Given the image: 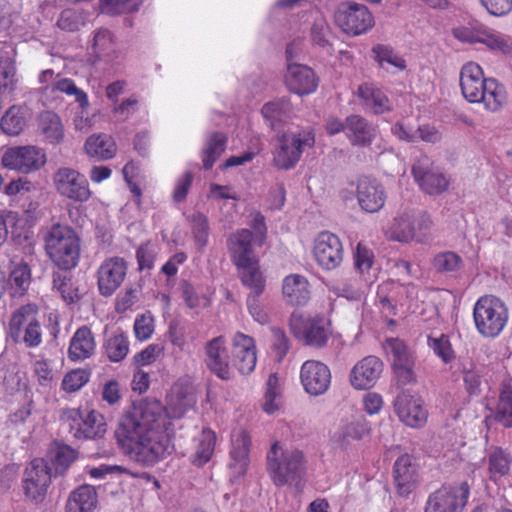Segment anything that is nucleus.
Masks as SVG:
<instances>
[{
	"label": "nucleus",
	"mask_w": 512,
	"mask_h": 512,
	"mask_svg": "<svg viewBox=\"0 0 512 512\" xmlns=\"http://www.w3.org/2000/svg\"><path fill=\"white\" fill-rule=\"evenodd\" d=\"M53 288L56 289L62 299L68 303H75L80 299L78 287L74 284L72 277L56 273L53 275Z\"/></svg>",
	"instance_id": "49"
},
{
	"label": "nucleus",
	"mask_w": 512,
	"mask_h": 512,
	"mask_svg": "<svg viewBox=\"0 0 512 512\" xmlns=\"http://www.w3.org/2000/svg\"><path fill=\"white\" fill-rule=\"evenodd\" d=\"M393 406L400 422L405 426L421 429L427 424L429 411L422 397L402 392L395 398Z\"/></svg>",
	"instance_id": "19"
},
{
	"label": "nucleus",
	"mask_w": 512,
	"mask_h": 512,
	"mask_svg": "<svg viewBox=\"0 0 512 512\" xmlns=\"http://www.w3.org/2000/svg\"><path fill=\"white\" fill-rule=\"evenodd\" d=\"M433 225L431 216L426 212H405L394 218L390 228L391 238L403 243H425L431 236Z\"/></svg>",
	"instance_id": "9"
},
{
	"label": "nucleus",
	"mask_w": 512,
	"mask_h": 512,
	"mask_svg": "<svg viewBox=\"0 0 512 512\" xmlns=\"http://www.w3.org/2000/svg\"><path fill=\"white\" fill-rule=\"evenodd\" d=\"M509 318L505 303L494 295H483L473 307V320L477 332L485 338H496L507 325Z\"/></svg>",
	"instance_id": "6"
},
{
	"label": "nucleus",
	"mask_w": 512,
	"mask_h": 512,
	"mask_svg": "<svg viewBox=\"0 0 512 512\" xmlns=\"http://www.w3.org/2000/svg\"><path fill=\"white\" fill-rule=\"evenodd\" d=\"M460 88L463 97L472 104L482 103L485 110L499 112L507 103V92L495 78H485L476 62L465 63L460 70Z\"/></svg>",
	"instance_id": "2"
},
{
	"label": "nucleus",
	"mask_w": 512,
	"mask_h": 512,
	"mask_svg": "<svg viewBox=\"0 0 512 512\" xmlns=\"http://www.w3.org/2000/svg\"><path fill=\"white\" fill-rule=\"evenodd\" d=\"M204 363L208 370L221 380L228 381L234 377L227 340L224 336L214 337L205 343Z\"/></svg>",
	"instance_id": "18"
},
{
	"label": "nucleus",
	"mask_w": 512,
	"mask_h": 512,
	"mask_svg": "<svg viewBox=\"0 0 512 512\" xmlns=\"http://www.w3.org/2000/svg\"><path fill=\"white\" fill-rule=\"evenodd\" d=\"M37 130L43 136L45 142L57 145L65 137V129L61 117L54 111L45 110L38 114Z\"/></svg>",
	"instance_id": "33"
},
{
	"label": "nucleus",
	"mask_w": 512,
	"mask_h": 512,
	"mask_svg": "<svg viewBox=\"0 0 512 512\" xmlns=\"http://www.w3.org/2000/svg\"><path fill=\"white\" fill-rule=\"evenodd\" d=\"M282 293L286 302L292 306H304L310 300V284L300 274H290L283 279Z\"/></svg>",
	"instance_id": "32"
},
{
	"label": "nucleus",
	"mask_w": 512,
	"mask_h": 512,
	"mask_svg": "<svg viewBox=\"0 0 512 512\" xmlns=\"http://www.w3.org/2000/svg\"><path fill=\"white\" fill-rule=\"evenodd\" d=\"M387 348L392 357V367L398 382L402 385L415 382V356L406 344L398 338H391L387 340Z\"/></svg>",
	"instance_id": "21"
},
{
	"label": "nucleus",
	"mask_w": 512,
	"mask_h": 512,
	"mask_svg": "<svg viewBox=\"0 0 512 512\" xmlns=\"http://www.w3.org/2000/svg\"><path fill=\"white\" fill-rule=\"evenodd\" d=\"M488 14L503 17L512 11V0H479Z\"/></svg>",
	"instance_id": "64"
},
{
	"label": "nucleus",
	"mask_w": 512,
	"mask_h": 512,
	"mask_svg": "<svg viewBox=\"0 0 512 512\" xmlns=\"http://www.w3.org/2000/svg\"><path fill=\"white\" fill-rule=\"evenodd\" d=\"M105 353L111 362L122 361L129 352L128 337L123 333L110 336L104 345Z\"/></svg>",
	"instance_id": "47"
},
{
	"label": "nucleus",
	"mask_w": 512,
	"mask_h": 512,
	"mask_svg": "<svg viewBox=\"0 0 512 512\" xmlns=\"http://www.w3.org/2000/svg\"><path fill=\"white\" fill-rule=\"evenodd\" d=\"M56 25L63 31L75 32L85 25V16L80 10L65 9L61 12Z\"/></svg>",
	"instance_id": "55"
},
{
	"label": "nucleus",
	"mask_w": 512,
	"mask_h": 512,
	"mask_svg": "<svg viewBox=\"0 0 512 512\" xmlns=\"http://www.w3.org/2000/svg\"><path fill=\"white\" fill-rule=\"evenodd\" d=\"M267 472L276 486L299 480L306 468L303 452L296 448H283L275 441L266 456Z\"/></svg>",
	"instance_id": "4"
},
{
	"label": "nucleus",
	"mask_w": 512,
	"mask_h": 512,
	"mask_svg": "<svg viewBox=\"0 0 512 512\" xmlns=\"http://www.w3.org/2000/svg\"><path fill=\"white\" fill-rule=\"evenodd\" d=\"M486 460L488 477L492 482L497 483L503 477L509 475L512 455L507 449L491 447Z\"/></svg>",
	"instance_id": "35"
},
{
	"label": "nucleus",
	"mask_w": 512,
	"mask_h": 512,
	"mask_svg": "<svg viewBox=\"0 0 512 512\" xmlns=\"http://www.w3.org/2000/svg\"><path fill=\"white\" fill-rule=\"evenodd\" d=\"M226 143L227 137L221 132H215L209 137L201 155L205 170H210L213 167L216 160L225 151Z\"/></svg>",
	"instance_id": "42"
},
{
	"label": "nucleus",
	"mask_w": 512,
	"mask_h": 512,
	"mask_svg": "<svg viewBox=\"0 0 512 512\" xmlns=\"http://www.w3.org/2000/svg\"><path fill=\"white\" fill-rule=\"evenodd\" d=\"M16 68L11 61H0V96L10 95L16 86Z\"/></svg>",
	"instance_id": "59"
},
{
	"label": "nucleus",
	"mask_w": 512,
	"mask_h": 512,
	"mask_svg": "<svg viewBox=\"0 0 512 512\" xmlns=\"http://www.w3.org/2000/svg\"><path fill=\"white\" fill-rule=\"evenodd\" d=\"M494 419L505 428L512 427V379L501 383Z\"/></svg>",
	"instance_id": "39"
},
{
	"label": "nucleus",
	"mask_w": 512,
	"mask_h": 512,
	"mask_svg": "<svg viewBox=\"0 0 512 512\" xmlns=\"http://www.w3.org/2000/svg\"><path fill=\"white\" fill-rule=\"evenodd\" d=\"M26 126V119L24 117L21 107L12 106L2 116L0 121L1 130L10 136L19 135Z\"/></svg>",
	"instance_id": "45"
},
{
	"label": "nucleus",
	"mask_w": 512,
	"mask_h": 512,
	"mask_svg": "<svg viewBox=\"0 0 512 512\" xmlns=\"http://www.w3.org/2000/svg\"><path fill=\"white\" fill-rule=\"evenodd\" d=\"M191 230L198 250L202 251L208 244L209 222L203 213H195L191 217Z\"/></svg>",
	"instance_id": "52"
},
{
	"label": "nucleus",
	"mask_w": 512,
	"mask_h": 512,
	"mask_svg": "<svg viewBox=\"0 0 512 512\" xmlns=\"http://www.w3.org/2000/svg\"><path fill=\"white\" fill-rule=\"evenodd\" d=\"M231 443L230 457L232 462L230 467L234 469L235 474L244 475L249 465L250 435L244 429H235L231 434Z\"/></svg>",
	"instance_id": "30"
},
{
	"label": "nucleus",
	"mask_w": 512,
	"mask_h": 512,
	"mask_svg": "<svg viewBox=\"0 0 512 512\" xmlns=\"http://www.w3.org/2000/svg\"><path fill=\"white\" fill-rule=\"evenodd\" d=\"M235 366L241 374L251 373L257 363L255 340L249 335L237 332L232 340Z\"/></svg>",
	"instance_id": "27"
},
{
	"label": "nucleus",
	"mask_w": 512,
	"mask_h": 512,
	"mask_svg": "<svg viewBox=\"0 0 512 512\" xmlns=\"http://www.w3.org/2000/svg\"><path fill=\"white\" fill-rule=\"evenodd\" d=\"M270 334V348L276 359L281 361L290 350V340L285 331L278 327H271Z\"/></svg>",
	"instance_id": "57"
},
{
	"label": "nucleus",
	"mask_w": 512,
	"mask_h": 512,
	"mask_svg": "<svg viewBox=\"0 0 512 512\" xmlns=\"http://www.w3.org/2000/svg\"><path fill=\"white\" fill-rule=\"evenodd\" d=\"M157 257L154 246L150 242L141 244L136 250L139 271H151Z\"/></svg>",
	"instance_id": "62"
},
{
	"label": "nucleus",
	"mask_w": 512,
	"mask_h": 512,
	"mask_svg": "<svg viewBox=\"0 0 512 512\" xmlns=\"http://www.w3.org/2000/svg\"><path fill=\"white\" fill-rule=\"evenodd\" d=\"M243 286L251 290L249 295L260 296L266 287V279L260 270L259 260L246 266L236 267Z\"/></svg>",
	"instance_id": "41"
},
{
	"label": "nucleus",
	"mask_w": 512,
	"mask_h": 512,
	"mask_svg": "<svg viewBox=\"0 0 512 512\" xmlns=\"http://www.w3.org/2000/svg\"><path fill=\"white\" fill-rule=\"evenodd\" d=\"M166 402V406L159 401L134 405L120 420L115 432L117 442L138 463L151 466L171 453L172 419L183 417L191 404L178 384L172 386Z\"/></svg>",
	"instance_id": "1"
},
{
	"label": "nucleus",
	"mask_w": 512,
	"mask_h": 512,
	"mask_svg": "<svg viewBox=\"0 0 512 512\" xmlns=\"http://www.w3.org/2000/svg\"><path fill=\"white\" fill-rule=\"evenodd\" d=\"M49 259L61 270L75 268L81 255V239L70 226L54 224L44 237Z\"/></svg>",
	"instance_id": "3"
},
{
	"label": "nucleus",
	"mask_w": 512,
	"mask_h": 512,
	"mask_svg": "<svg viewBox=\"0 0 512 512\" xmlns=\"http://www.w3.org/2000/svg\"><path fill=\"white\" fill-rule=\"evenodd\" d=\"M372 53L374 54L375 61L381 66L391 65L399 70L406 68L405 60L394 52V50L384 44H377L373 46Z\"/></svg>",
	"instance_id": "51"
},
{
	"label": "nucleus",
	"mask_w": 512,
	"mask_h": 512,
	"mask_svg": "<svg viewBox=\"0 0 512 512\" xmlns=\"http://www.w3.org/2000/svg\"><path fill=\"white\" fill-rule=\"evenodd\" d=\"M254 233L249 229H238L229 235L227 249L235 267L246 266L259 260L254 252Z\"/></svg>",
	"instance_id": "23"
},
{
	"label": "nucleus",
	"mask_w": 512,
	"mask_h": 512,
	"mask_svg": "<svg viewBox=\"0 0 512 512\" xmlns=\"http://www.w3.org/2000/svg\"><path fill=\"white\" fill-rule=\"evenodd\" d=\"M76 459L77 451L75 449L68 445L59 446L53 459L56 472L63 474Z\"/></svg>",
	"instance_id": "60"
},
{
	"label": "nucleus",
	"mask_w": 512,
	"mask_h": 512,
	"mask_svg": "<svg viewBox=\"0 0 512 512\" xmlns=\"http://www.w3.org/2000/svg\"><path fill=\"white\" fill-rule=\"evenodd\" d=\"M52 483L51 468L42 458H35L26 466L22 477L25 499L35 505L42 504Z\"/></svg>",
	"instance_id": "10"
},
{
	"label": "nucleus",
	"mask_w": 512,
	"mask_h": 512,
	"mask_svg": "<svg viewBox=\"0 0 512 512\" xmlns=\"http://www.w3.org/2000/svg\"><path fill=\"white\" fill-rule=\"evenodd\" d=\"M285 84L291 93L305 96L317 90L319 79L310 67L289 63L285 74Z\"/></svg>",
	"instance_id": "24"
},
{
	"label": "nucleus",
	"mask_w": 512,
	"mask_h": 512,
	"mask_svg": "<svg viewBox=\"0 0 512 512\" xmlns=\"http://www.w3.org/2000/svg\"><path fill=\"white\" fill-rule=\"evenodd\" d=\"M266 385L263 410L268 414H273L279 409L280 385L277 374H270Z\"/></svg>",
	"instance_id": "56"
},
{
	"label": "nucleus",
	"mask_w": 512,
	"mask_h": 512,
	"mask_svg": "<svg viewBox=\"0 0 512 512\" xmlns=\"http://www.w3.org/2000/svg\"><path fill=\"white\" fill-rule=\"evenodd\" d=\"M417 469L412 462V456L405 453L399 456L393 465V479L397 493L407 497L416 487Z\"/></svg>",
	"instance_id": "28"
},
{
	"label": "nucleus",
	"mask_w": 512,
	"mask_h": 512,
	"mask_svg": "<svg viewBox=\"0 0 512 512\" xmlns=\"http://www.w3.org/2000/svg\"><path fill=\"white\" fill-rule=\"evenodd\" d=\"M493 31V28L484 24H476L471 27H462L454 30V36L462 42L470 44L481 43L488 47Z\"/></svg>",
	"instance_id": "43"
},
{
	"label": "nucleus",
	"mask_w": 512,
	"mask_h": 512,
	"mask_svg": "<svg viewBox=\"0 0 512 512\" xmlns=\"http://www.w3.org/2000/svg\"><path fill=\"white\" fill-rule=\"evenodd\" d=\"M52 92L64 93L68 96H74L75 101L79 104L82 110H85L89 106V100L86 92L78 88L74 80L70 78H60L56 80L52 88Z\"/></svg>",
	"instance_id": "50"
},
{
	"label": "nucleus",
	"mask_w": 512,
	"mask_h": 512,
	"mask_svg": "<svg viewBox=\"0 0 512 512\" xmlns=\"http://www.w3.org/2000/svg\"><path fill=\"white\" fill-rule=\"evenodd\" d=\"M92 51L97 59L110 57L115 51L113 34L108 29H99L95 32Z\"/></svg>",
	"instance_id": "48"
},
{
	"label": "nucleus",
	"mask_w": 512,
	"mask_h": 512,
	"mask_svg": "<svg viewBox=\"0 0 512 512\" xmlns=\"http://www.w3.org/2000/svg\"><path fill=\"white\" fill-rule=\"evenodd\" d=\"M90 377L91 372L89 369H73L64 375L61 388L67 393L76 392L89 382Z\"/></svg>",
	"instance_id": "54"
},
{
	"label": "nucleus",
	"mask_w": 512,
	"mask_h": 512,
	"mask_svg": "<svg viewBox=\"0 0 512 512\" xmlns=\"http://www.w3.org/2000/svg\"><path fill=\"white\" fill-rule=\"evenodd\" d=\"M61 420L77 440L99 439L107 432L104 416L95 410L84 413L79 408H66L62 410Z\"/></svg>",
	"instance_id": "8"
},
{
	"label": "nucleus",
	"mask_w": 512,
	"mask_h": 512,
	"mask_svg": "<svg viewBox=\"0 0 512 512\" xmlns=\"http://www.w3.org/2000/svg\"><path fill=\"white\" fill-rule=\"evenodd\" d=\"M142 0H100L102 13L108 15H121L135 12L139 9Z\"/></svg>",
	"instance_id": "53"
},
{
	"label": "nucleus",
	"mask_w": 512,
	"mask_h": 512,
	"mask_svg": "<svg viewBox=\"0 0 512 512\" xmlns=\"http://www.w3.org/2000/svg\"><path fill=\"white\" fill-rule=\"evenodd\" d=\"M97 506V492L90 485H82L71 492L66 512H93Z\"/></svg>",
	"instance_id": "37"
},
{
	"label": "nucleus",
	"mask_w": 512,
	"mask_h": 512,
	"mask_svg": "<svg viewBox=\"0 0 512 512\" xmlns=\"http://www.w3.org/2000/svg\"><path fill=\"white\" fill-rule=\"evenodd\" d=\"M216 440L217 437L214 431L203 429L192 460L195 466L202 467L210 461L214 453Z\"/></svg>",
	"instance_id": "44"
},
{
	"label": "nucleus",
	"mask_w": 512,
	"mask_h": 512,
	"mask_svg": "<svg viewBox=\"0 0 512 512\" xmlns=\"http://www.w3.org/2000/svg\"><path fill=\"white\" fill-rule=\"evenodd\" d=\"M345 134L353 146L368 147L378 134L377 126L360 115H350L345 119Z\"/></svg>",
	"instance_id": "29"
},
{
	"label": "nucleus",
	"mask_w": 512,
	"mask_h": 512,
	"mask_svg": "<svg viewBox=\"0 0 512 512\" xmlns=\"http://www.w3.org/2000/svg\"><path fill=\"white\" fill-rule=\"evenodd\" d=\"M128 273V262L121 256L105 258L98 266L95 277L98 292L103 297L112 296L123 284Z\"/></svg>",
	"instance_id": "15"
},
{
	"label": "nucleus",
	"mask_w": 512,
	"mask_h": 512,
	"mask_svg": "<svg viewBox=\"0 0 512 512\" xmlns=\"http://www.w3.org/2000/svg\"><path fill=\"white\" fill-rule=\"evenodd\" d=\"M464 388L470 396L480 395L482 389V369L475 363L464 364L461 368Z\"/></svg>",
	"instance_id": "46"
},
{
	"label": "nucleus",
	"mask_w": 512,
	"mask_h": 512,
	"mask_svg": "<svg viewBox=\"0 0 512 512\" xmlns=\"http://www.w3.org/2000/svg\"><path fill=\"white\" fill-rule=\"evenodd\" d=\"M96 349V341L92 330L83 325L79 327L70 339L68 358L72 362L84 361L90 358Z\"/></svg>",
	"instance_id": "31"
},
{
	"label": "nucleus",
	"mask_w": 512,
	"mask_h": 512,
	"mask_svg": "<svg viewBox=\"0 0 512 512\" xmlns=\"http://www.w3.org/2000/svg\"><path fill=\"white\" fill-rule=\"evenodd\" d=\"M412 175L420 189L428 195H439L448 190L449 180L427 157L413 164Z\"/></svg>",
	"instance_id": "20"
},
{
	"label": "nucleus",
	"mask_w": 512,
	"mask_h": 512,
	"mask_svg": "<svg viewBox=\"0 0 512 512\" xmlns=\"http://www.w3.org/2000/svg\"><path fill=\"white\" fill-rule=\"evenodd\" d=\"M355 267L360 273L368 272L374 262V253L363 243L359 242L354 254Z\"/></svg>",
	"instance_id": "63"
},
{
	"label": "nucleus",
	"mask_w": 512,
	"mask_h": 512,
	"mask_svg": "<svg viewBox=\"0 0 512 512\" xmlns=\"http://www.w3.org/2000/svg\"><path fill=\"white\" fill-rule=\"evenodd\" d=\"M56 191L64 198L83 203L90 199L92 192L88 180L79 171L61 167L53 175Z\"/></svg>",
	"instance_id": "16"
},
{
	"label": "nucleus",
	"mask_w": 512,
	"mask_h": 512,
	"mask_svg": "<svg viewBox=\"0 0 512 512\" xmlns=\"http://www.w3.org/2000/svg\"><path fill=\"white\" fill-rule=\"evenodd\" d=\"M358 96L362 99L366 108L374 114H383L392 109L391 102L387 95L372 84L364 83L358 88Z\"/></svg>",
	"instance_id": "36"
},
{
	"label": "nucleus",
	"mask_w": 512,
	"mask_h": 512,
	"mask_svg": "<svg viewBox=\"0 0 512 512\" xmlns=\"http://www.w3.org/2000/svg\"><path fill=\"white\" fill-rule=\"evenodd\" d=\"M300 380L308 394L319 396L330 387L331 372L326 364L317 360H307L301 366Z\"/></svg>",
	"instance_id": "22"
},
{
	"label": "nucleus",
	"mask_w": 512,
	"mask_h": 512,
	"mask_svg": "<svg viewBox=\"0 0 512 512\" xmlns=\"http://www.w3.org/2000/svg\"><path fill=\"white\" fill-rule=\"evenodd\" d=\"M357 200L364 211L375 213L384 206L386 193L376 179L364 176L358 180Z\"/></svg>",
	"instance_id": "26"
},
{
	"label": "nucleus",
	"mask_w": 512,
	"mask_h": 512,
	"mask_svg": "<svg viewBox=\"0 0 512 512\" xmlns=\"http://www.w3.org/2000/svg\"><path fill=\"white\" fill-rule=\"evenodd\" d=\"M469 497L470 485L467 481L442 485L429 495L424 512H463Z\"/></svg>",
	"instance_id": "11"
},
{
	"label": "nucleus",
	"mask_w": 512,
	"mask_h": 512,
	"mask_svg": "<svg viewBox=\"0 0 512 512\" xmlns=\"http://www.w3.org/2000/svg\"><path fill=\"white\" fill-rule=\"evenodd\" d=\"M84 149L90 157L98 160H109L116 154V143L112 136L99 133L87 138Z\"/></svg>",
	"instance_id": "38"
},
{
	"label": "nucleus",
	"mask_w": 512,
	"mask_h": 512,
	"mask_svg": "<svg viewBox=\"0 0 512 512\" xmlns=\"http://www.w3.org/2000/svg\"><path fill=\"white\" fill-rule=\"evenodd\" d=\"M428 345L444 363H449L454 358V351L446 335L442 334L437 338L429 337Z\"/></svg>",
	"instance_id": "61"
},
{
	"label": "nucleus",
	"mask_w": 512,
	"mask_h": 512,
	"mask_svg": "<svg viewBox=\"0 0 512 512\" xmlns=\"http://www.w3.org/2000/svg\"><path fill=\"white\" fill-rule=\"evenodd\" d=\"M383 371V362L376 356H366L350 372V383L356 390L373 387Z\"/></svg>",
	"instance_id": "25"
},
{
	"label": "nucleus",
	"mask_w": 512,
	"mask_h": 512,
	"mask_svg": "<svg viewBox=\"0 0 512 512\" xmlns=\"http://www.w3.org/2000/svg\"><path fill=\"white\" fill-rule=\"evenodd\" d=\"M32 281L31 268L25 261L12 263L7 280L8 292L12 298L24 296Z\"/></svg>",
	"instance_id": "34"
},
{
	"label": "nucleus",
	"mask_w": 512,
	"mask_h": 512,
	"mask_svg": "<svg viewBox=\"0 0 512 512\" xmlns=\"http://www.w3.org/2000/svg\"><path fill=\"white\" fill-rule=\"evenodd\" d=\"M335 22L346 34L357 36L374 26V17L365 5L344 2L335 13Z\"/></svg>",
	"instance_id": "13"
},
{
	"label": "nucleus",
	"mask_w": 512,
	"mask_h": 512,
	"mask_svg": "<svg viewBox=\"0 0 512 512\" xmlns=\"http://www.w3.org/2000/svg\"><path fill=\"white\" fill-rule=\"evenodd\" d=\"M293 107L289 99L281 98L263 105L261 114L269 122L272 129H278L291 117Z\"/></svg>",
	"instance_id": "40"
},
{
	"label": "nucleus",
	"mask_w": 512,
	"mask_h": 512,
	"mask_svg": "<svg viewBox=\"0 0 512 512\" xmlns=\"http://www.w3.org/2000/svg\"><path fill=\"white\" fill-rule=\"evenodd\" d=\"M433 266L439 272H456L462 268L463 261L457 253L446 251L434 257Z\"/></svg>",
	"instance_id": "58"
},
{
	"label": "nucleus",
	"mask_w": 512,
	"mask_h": 512,
	"mask_svg": "<svg viewBox=\"0 0 512 512\" xmlns=\"http://www.w3.org/2000/svg\"><path fill=\"white\" fill-rule=\"evenodd\" d=\"M39 307L35 303L21 305L10 316L7 334L16 344L26 348H37L43 342Z\"/></svg>",
	"instance_id": "5"
},
{
	"label": "nucleus",
	"mask_w": 512,
	"mask_h": 512,
	"mask_svg": "<svg viewBox=\"0 0 512 512\" xmlns=\"http://www.w3.org/2000/svg\"><path fill=\"white\" fill-rule=\"evenodd\" d=\"M314 138L309 135L283 133L277 137L273 152V164L279 169L293 168L301 158L305 146H313Z\"/></svg>",
	"instance_id": "14"
},
{
	"label": "nucleus",
	"mask_w": 512,
	"mask_h": 512,
	"mask_svg": "<svg viewBox=\"0 0 512 512\" xmlns=\"http://www.w3.org/2000/svg\"><path fill=\"white\" fill-rule=\"evenodd\" d=\"M289 330L293 337L306 346L323 348L330 335V323L319 314L293 312L289 318Z\"/></svg>",
	"instance_id": "7"
},
{
	"label": "nucleus",
	"mask_w": 512,
	"mask_h": 512,
	"mask_svg": "<svg viewBox=\"0 0 512 512\" xmlns=\"http://www.w3.org/2000/svg\"><path fill=\"white\" fill-rule=\"evenodd\" d=\"M46 163L45 152L36 146H14L7 148L1 157L4 168L22 174L40 170Z\"/></svg>",
	"instance_id": "12"
},
{
	"label": "nucleus",
	"mask_w": 512,
	"mask_h": 512,
	"mask_svg": "<svg viewBox=\"0 0 512 512\" xmlns=\"http://www.w3.org/2000/svg\"><path fill=\"white\" fill-rule=\"evenodd\" d=\"M312 254L319 267L331 271L338 268L343 261V244L334 233L323 231L317 235L313 242Z\"/></svg>",
	"instance_id": "17"
}]
</instances>
